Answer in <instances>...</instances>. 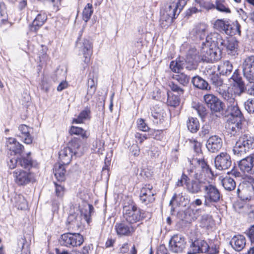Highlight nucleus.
<instances>
[{"label":"nucleus","instance_id":"f257e3e1","mask_svg":"<svg viewBox=\"0 0 254 254\" xmlns=\"http://www.w3.org/2000/svg\"><path fill=\"white\" fill-rule=\"evenodd\" d=\"M219 92V95L227 102V109L226 111L224 110V114L226 116H224L223 117L230 116L231 117L229 119L231 121H243L244 117L233 94L229 91H225L220 89Z\"/></svg>","mask_w":254,"mask_h":254},{"label":"nucleus","instance_id":"f03ea898","mask_svg":"<svg viewBox=\"0 0 254 254\" xmlns=\"http://www.w3.org/2000/svg\"><path fill=\"white\" fill-rule=\"evenodd\" d=\"M254 148V135L245 134L240 136L233 147V151L235 155H245Z\"/></svg>","mask_w":254,"mask_h":254},{"label":"nucleus","instance_id":"7ed1b4c3","mask_svg":"<svg viewBox=\"0 0 254 254\" xmlns=\"http://www.w3.org/2000/svg\"><path fill=\"white\" fill-rule=\"evenodd\" d=\"M124 217L129 224L142 221L146 218L145 211L132 202L123 207Z\"/></svg>","mask_w":254,"mask_h":254},{"label":"nucleus","instance_id":"20e7f679","mask_svg":"<svg viewBox=\"0 0 254 254\" xmlns=\"http://www.w3.org/2000/svg\"><path fill=\"white\" fill-rule=\"evenodd\" d=\"M214 29L221 33L232 36L241 33V25L238 23H231L230 21L224 19H218L213 24Z\"/></svg>","mask_w":254,"mask_h":254},{"label":"nucleus","instance_id":"39448f33","mask_svg":"<svg viewBox=\"0 0 254 254\" xmlns=\"http://www.w3.org/2000/svg\"><path fill=\"white\" fill-rule=\"evenodd\" d=\"M205 103L213 114L217 117H223L224 114V103L217 97L212 94H207L203 97Z\"/></svg>","mask_w":254,"mask_h":254},{"label":"nucleus","instance_id":"423d86ee","mask_svg":"<svg viewBox=\"0 0 254 254\" xmlns=\"http://www.w3.org/2000/svg\"><path fill=\"white\" fill-rule=\"evenodd\" d=\"M83 32V29L79 32V35L76 41V46L82 53L84 58V63L88 64L92 54V43L89 37L82 38Z\"/></svg>","mask_w":254,"mask_h":254},{"label":"nucleus","instance_id":"0eeeda50","mask_svg":"<svg viewBox=\"0 0 254 254\" xmlns=\"http://www.w3.org/2000/svg\"><path fill=\"white\" fill-rule=\"evenodd\" d=\"M237 193L242 200H251L254 196V179L250 177L243 181L238 186Z\"/></svg>","mask_w":254,"mask_h":254},{"label":"nucleus","instance_id":"6e6552de","mask_svg":"<svg viewBox=\"0 0 254 254\" xmlns=\"http://www.w3.org/2000/svg\"><path fill=\"white\" fill-rule=\"evenodd\" d=\"M204 205L210 207L212 203H217L221 197L220 191L216 187L208 182L204 190Z\"/></svg>","mask_w":254,"mask_h":254},{"label":"nucleus","instance_id":"1a4fd4ad","mask_svg":"<svg viewBox=\"0 0 254 254\" xmlns=\"http://www.w3.org/2000/svg\"><path fill=\"white\" fill-rule=\"evenodd\" d=\"M172 78L179 83L180 85H178L175 81H171L169 83V86L171 90L178 94L183 95L185 90L183 87H186L189 84L190 80V76L184 73H181L173 75Z\"/></svg>","mask_w":254,"mask_h":254},{"label":"nucleus","instance_id":"9d476101","mask_svg":"<svg viewBox=\"0 0 254 254\" xmlns=\"http://www.w3.org/2000/svg\"><path fill=\"white\" fill-rule=\"evenodd\" d=\"M59 242L61 246L72 248L81 245L84 239L79 233H66L61 235Z\"/></svg>","mask_w":254,"mask_h":254},{"label":"nucleus","instance_id":"9b49d317","mask_svg":"<svg viewBox=\"0 0 254 254\" xmlns=\"http://www.w3.org/2000/svg\"><path fill=\"white\" fill-rule=\"evenodd\" d=\"M220 50L206 46L204 42L202 43L200 50V57L201 60L206 63H213L220 59Z\"/></svg>","mask_w":254,"mask_h":254},{"label":"nucleus","instance_id":"f8f14e48","mask_svg":"<svg viewBox=\"0 0 254 254\" xmlns=\"http://www.w3.org/2000/svg\"><path fill=\"white\" fill-rule=\"evenodd\" d=\"M207 184L208 181L204 179L200 178L198 174L195 173L193 179L187 184L186 190L190 194H197L204 190Z\"/></svg>","mask_w":254,"mask_h":254},{"label":"nucleus","instance_id":"ddd939ff","mask_svg":"<svg viewBox=\"0 0 254 254\" xmlns=\"http://www.w3.org/2000/svg\"><path fill=\"white\" fill-rule=\"evenodd\" d=\"M187 244L186 238L182 234H175L171 238L169 246L170 250L174 253H182Z\"/></svg>","mask_w":254,"mask_h":254},{"label":"nucleus","instance_id":"4468645a","mask_svg":"<svg viewBox=\"0 0 254 254\" xmlns=\"http://www.w3.org/2000/svg\"><path fill=\"white\" fill-rule=\"evenodd\" d=\"M15 183L19 186H23L32 182L34 176L29 171L16 169L13 172Z\"/></svg>","mask_w":254,"mask_h":254},{"label":"nucleus","instance_id":"2eb2a0df","mask_svg":"<svg viewBox=\"0 0 254 254\" xmlns=\"http://www.w3.org/2000/svg\"><path fill=\"white\" fill-rule=\"evenodd\" d=\"M214 164L216 168L218 170H227L232 165L231 157L228 153L221 152L215 157Z\"/></svg>","mask_w":254,"mask_h":254},{"label":"nucleus","instance_id":"dca6fc26","mask_svg":"<svg viewBox=\"0 0 254 254\" xmlns=\"http://www.w3.org/2000/svg\"><path fill=\"white\" fill-rule=\"evenodd\" d=\"M155 192L153 190V187L150 185H145L140 190V201L145 205L152 203L155 201Z\"/></svg>","mask_w":254,"mask_h":254},{"label":"nucleus","instance_id":"f3484780","mask_svg":"<svg viewBox=\"0 0 254 254\" xmlns=\"http://www.w3.org/2000/svg\"><path fill=\"white\" fill-rule=\"evenodd\" d=\"M208 243L204 240L195 239L191 240L187 254L204 253L207 251Z\"/></svg>","mask_w":254,"mask_h":254},{"label":"nucleus","instance_id":"a211bd4d","mask_svg":"<svg viewBox=\"0 0 254 254\" xmlns=\"http://www.w3.org/2000/svg\"><path fill=\"white\" fill-rule=\"evenodd\" d=\"M244 77L249 81H254V56L248 57L243 64Z\"/></svg>","mask_w":254,"mask_h":254},{"label":"nucleus","instance_id":"6ab92c4d","mask_svg":"<svg viewBox=\"0 0 254 254\" xmlns=\"http://www.w3.org/2000/svg\"><path fill=\"white\" fill-rule=\"evenodd\" d=\"M223 42L220 51L226 50L229 55L234 57L238 54V42L234 38L223 39Z\"/></svg>","mask_w":254,"mask_h":254},{"label":"nucleus","instance_id":"aec40b11","mask_svg":"<svg viewBox=\"0 0 254 254\" xmlns=\"http://www.w3.org/2000/svg\"><path fill=\"white\" fill-rule=\"evenodd\" d=\"M240 170L244 173L254 175V153L251 154L238 162Z\"/></svg>","mask_w":254,"mask_h":254},{"label":"nucleus","instance_id":"412c9836","mask_svg":"<svg viewBox=\"0 0 254 254\" xmlns=\"http://www.w3.org/2000/svg\"><path fill=\"white\" fill-rule=\"evenodd\" d=\"M223 146V141L218 135H212L207 139L206 146L207 150L212 153L219 151Z\"/></svg>","mask_w":254,"mask_h":254},{"label":"nucleus","instance_id":"4be33fe9","mask_svg":"<svg viewBox=\"0 0 254 254\" xmlns=\"http://www.w3.org/2000/svg\"><path fill=\"white\" fill-rule=\"evenodd\" d=\"M81 140L77 137L73 138L67 144V147L73 154L75 158L82 156L84 153V148L82 147Z\"/></svg>","mask_w":254,"mask_h":254},{"label":"nucleus","instance_id":"5701e85b","mask_svg":"<svg viewBox=\"0 0 254 254\" xmlns=\"http://www.w3.org/2000/svg\"><path fill=\"white\" fill-rule=\"evenodd\" d=\"M223 39L222 36L217 32L210 33L205 38L204 43L206 46L216 48L220 50Z\"/></svg>","mask_w":254,"mask_h":254},{"label":"nucleus","instance_id":"b1692460","mask_svg":"<svg viewBox=\"0 0 254 254\" xmlns=\"http://www.w3.org/2000/svg\"><path fill=\"white\" fill-rule=\"evenodd\" d=\"M231 79L235 83V86L236 87L235 94L240 96L242 94L245 92L246 90V86L244 82L243 81L242 76L240 75L239 69L235 70L231 76Z\"/></svg>","mask_w":254,"mask_h":254},{"label":"nucleus","instance_id":"393cba45","mask_svg":"<svg viewBox=\"0 0 254 254\" xmlns=\"http://www.w3.org/2000/svg\"><path fill=\"white\" fill-rule=\"evenodd\" d=\"M115 229L118 236H129L134 232L135 228L125 222H122L116 224Z\"/></svg>","mask_w":254,"mask_h":254},{"label":"nucleus","instance_id":"a878e982","mask_svg":"<svg viewBox=\"0 0 254 254\" xmlns=\"http://www.w3.org/2000/svg\"><path fill=\"white\" fill-rule=\"evenodd\" d=\"M208 79L211 84L217 88L216 91L219 94V89L229 91L227 87L224 85L223 80L218 73L212 72L208 76Z\"/></svg>","mask_w":254,"mask_h":254},{"label":"nucleus","instance_id":"bb28decb","mask_svg":"<svg viewBox=\"0 0 254 254\" xmlns=\"http://www.w3.org/2000/svg\"><path fill=\"white\" fill-rule=\"evenodd\" d=\"M165 114L163 109L155 106L151 109L150 118L155 124H162L164 121Z\"/></svg>","mask_w":254,"mask_h":254},{"label":"nucleus","instance_id":"cd10ccee","mask_svg":"<svg viewBox=\"0 0 254 254\" xmlns=\"http://www.w3.org/2000/svg\"><path fill=\"white\" fill-rule=\"evenodd\" d=\"M30 156L31 152H29L26 154L24 153L18 157V165L21 167L27 169L29 171L34 166V162Z\"/></svg>","mask_w":254,"mask_h":254},{"label":"nucleus","instance_id":"c85d7f7f","mask_svg":"<svg viewBox=\"0 0 254 254\" xmlns=\"http://www.w3.org/2000/svg\"><path fill=\"white\" fill-rule=\"evenodd\" d=\"M47 19V16L45 13L40 12L39 13L30 25V31L36 32L43 26Z\"/></svg>","mask_w":254,"mask_h":254},{"label":"nucleus","instance_id":"c756f323","mask_svg":"<svg viewBox=\"0 0 254 254\" xmlns=\"http://www.w3.org/2000/svg\"><path fill=\"white\" fill-rule=\"evenodd\" d=\"M29 127L27 126L22 124L18 127L20 134L18 135L22 141L27 144L32 143L33 138L30 133Z\"/></svg>","mask_w":254,"mask_h":254},{"label":"nucleus","instance_id":"7c9ffc66","mask_svg":"<svg viewBox=\"0 0 254 254\" xmlns=\"http://www.w3.org/2000/svg\"><path fill=\"white\" fill-rule=\"evenodd\" d=\"M246 240L242 235L234 236L230 242L232 248L237 251H241L246 246Z\"/></svg>","mask_w":254,"mask_h":254},{"label":"nucleus","instance_id":"2f4dec72","mask_svg":"<svg viewBox=\"0 0 254 254\" xmlns=\"http://www.w3.org/2000/svg\"><path fill=\"white\" fill-rule=\"evenodd\" d=\"M191 82L195 88L202 90H209L211 89L208 82L199 75L193 76Z\"/></svg>","mask_w":254,"mask_h":254},{"label":"nucleus","instance_id":"473e14b6","mask_svg":"<svg viewBox=\"0 0 254 254\" xmlns=\"http://www.w3.org/2000/svg\"><path fill=\"white\" fill-rule=\"evenodd\" d=\"M197 58L196 54L188 53L184 64V67L189 70L195 69L198 64Z\"/></svg>","mask_w":254,"mask_h":254},{"label":"nucleus","instance_id":"72a5a7b5","mask_svg":"<svg viewBox=\"0 0 254 254\" xmlns=\"http://www.w3.org/2000/svg\"><path fill=\"white\" fill-rule=\"evenodd\" d=\"M9 145H7L8 149L12 152L14 155L19 156L24 153V147L23 145L18 142L15 139H10Z\"/></svg>","mask_w":254,"mask_h":254},{"label":"nucleus","instance_id":"f704fd0d","mask_svg":"<svg viewBox=\"0 0 254 254\" xmlns=\"http://www.w3.org/2000/svg\"><path fill=\"white\" fill-rule=\"evenodd\" d=\"M208 26L203 23L196 25L192 30V34L196 39L203 40L206 37V31Z\"/></svg>","mask_w":254,"mask_h":254},{"label":"nucleus","instance_id":"c9c22d12","mask_svg":"<svg viewBox=\"0 0 254 254\" xmlns=\"http://www.w3.org/2000/svg\"><path fill=\"white\" fill-rule=\"evenodd\" d=\"M242 121H231L228 123L227 130L231 136L239 135L242 127Z\"/></svg>","mask_w":254,"mask_h":254},{"label":"nucleus","instance_id":"e433bc0d","mask_svg":"<svg viewBox=\"0 0 254 254\" xmlns=\"http://www.w3.org/2000/svg\"><path fill=\"white\" fill-rule=\"evenodd\" d=\"M200 211L201 209L194 210L190 207H188L182 214L183 220L186 222L190 223L197 218L195 215L199 214Z\"/></svg>","mask_w":254,"mask_h":254},{"label":"nucleus","instance_id":"4c0bfd02","mask_svg":"<svg viewBox=\"0 0 254 254\" xmlns=\"http://www.w3.org/2000/svg\"><path fill=\"white\" fill-rule=\"evenodd\" d=\"M73 157V154L67 147H64L59 152V159L64 165L69 164Z\"/></svg>","mask_w":254,"mask_h":254},{"label":"nucleus","instance_id":"58836bf2","mask_svg":"<svg viewBox=\"0 0 254 254\" xmlns=\"http://www.w3.org/2000/svg\"><path fill=\"white\" fill-rule=\"evenodd\" d=\"M64 165L63 163L56 164L53 169L55 176L59 182H62L65 179L66 171Z\"/></svg>","mask_w":254,"mask_h":254},{"label":"nucleus","instance_id":"ea45409f","mask_svg":"<svg viewBox=\"0 0 254 254\" xmlns=\"http://www.w3.org/2000/svg\"><path fill=\"white\" fill-rule=\"evenodd\" d=\"M97 83V78L94 77L93 73L90 72L88 75V79L87 83L88 86L87 92V96H92L95 93L96 90Z\"/></svg>","mask_w":254,"mask_h":254},{"label":"nucleus","instance_id":"a19ab883","mask_svg":"<svg viewBox=\"0 0 254 254\" xmlns=\"http://www.w3.org/2000/svg\"><path fill=\"white\" fill-rule=\"evenodd\" d=\"M161 10L168 14L169 15L171 16L173 18L176 19L182 9L180 8L178 4L175 2H173L170 5L166 6L165 9Z\"/></svg>","mask_w":254,"mask_h":254},{"label":"nucleus","instance_id":"79ce46f5","mask_svg":"<svg viewBox=\"0 0 254 254\" xmlns=\"http://www.w3.org/2000/svg\"><path fill=\"white\" fill-rule=\"evenodd\" d=\"M174 201L180 206H186L189 203L190 200L182 192L179 194L175 193L170 201L169 205L172 206Z\"/></svg>","mask_w":254,"mask_h":254},{"label":"nucleus","instance_id":"37998d69","mask_svg":"<svg viewBox=\"0 0 254 254\" xmlns=\"http://www.w3.org/2000/svg\"><path fill=\"white\" fill-rule=\"evenodd\" d=\"M174 18L161 10L159 24L163 28H167L173 22Z\"/></svg>","mask_w":254,"mask_h":254},{"label":"nucleus","instance_id":"c03bdc74","mask_svg":"<svg viewBox=\"0 0 254 254\" xmlns=\"http://www.w3.org/2000/svg\"><path fill=\"white\" fill-rule=\"evenodd\" d=\"M233 69L232 64L228 61L221 63L218 66V70L220 74L228 75L231 73Z\"/></svg>","mask_w":254,"mask_h":254},{"label":"nucleus","instance_id":"a18cd8bd","mask_svg":"<svg viewBox=\"0 0 254 254\" xmlns=\"http://www.w3.org/2000/svg\"><path fill=\"white\" fill-rule=\"evenodd\" d=\"M187 125L188 129L191 133H196L199 128V122L196 118L189 117Z\"/></svg>","mask_w":254,"mask_h":254},{"label":"nucleus","instance_id":"49530a36","mask_svg":"<svg viewBox=\"0 0 254 254\" xmlns=\"http://www.w3.org/2000/svg\"><path fill=\"white\" fill-rule=\"evenodd\" d=\"M91 114V111L88 107H86L84 110L82 111L77 118L73 119L72 123L75 124H80L82 123L83 121L85 120L90 118V115Z\"/></svg>","mask_w":254,"mask_h":254},{"label":"nucleus","instance_id":"de8ad7c7","mask_svg":"<svg viewBox=\"0 0 254 254\" xmlns=\"http://www.w3.org/2000/svg\"><path fill=\"white\" fill-rule=\"evenodd\" d=\"M219 244L220 242L217 240L210 241L208 244L207 251L205 253L206 254H218Z\"/></svg>","mask_w":254,"mask_h":254},{"label":"nucleus","instance_id":"09e8293b","mask_svg":"<svg viewBox=\"0 0 254 254\" xmlns=\"http://www.w3.org/2000/svg\"><path fill=\"white\" fill-rule=\"evenodd\" d=\"M167 95L168 99L167 103L168 106L176 107L180 105L181 101L180 96L181 95L178 94V95H176L169 92H168Z\"/></svg>","mask_w":254,"mask_h":254},{"label":"nucleus","instance_id":"8fccbe9b","mask_svg":"<svg viewBox=\"0 0 254 254\" xmlns=\"http://www.w3.org/2000/svg\"><path fill=\"white\" fill-rule=\"evenodd\" d=\"M216 8L218 11L225 13H230L231 11L227 5L225 0H215L214 4Z\"/></svg>","mask_w":254,"mask_h":254},{"label":"nucleus","instance_id":"3c124183","mask_svg":"<svg viewBox=\"0 0 254 254\" xmlns=\"http://www.w3.org/2000/svg\"><path fill=\"white\" fill-rule=\"evenodd\" d=\"M222 183L224 189L228 191L234 190L236 188V182L233 178L226 177L222 180Z\"/></svg>","mask_w":254,"mask_h":254},{"label":"nucleus","instance_id":"603ef678","mask_svg":"<svg viewBox=\"0 0 254 254\" xmlns=\"http://www.w3.org/2000/svg\"><path fill=\"white\" fill-rule=\"evenodd\" d=\"M14 200L15 201V206L17 207L18 209L24 210L27 208V202L23 195H16L14 197Z\"/></svg>","mask_w":254,"mask_h":254},{"label":"nucleus","instance_id":"864d4df0","mask_svg":"<svg viewBox=\"0 0 254 254\" xmlns=\"http://www.w3.org/2000/svg\"><path fill=\"white\" fill-rule=\"evenodd\" d=\"M71 134L80 135L83 139H86L88 137V132L80 127L72 126L69 130Z\"/></svg>","mask_w":254,"mask_h":254},{"label":"nucleus","instance_id":"5fc2aeb1","mask_svg":"<svg viewBox=\"0 0 254 254\" xmlns=\"http://www.w3.org/2000/svg\"><path fill=\"white\" fill-rule=\"evenodd\" d=\"M192 108L196 111L198 116L201 119L205 118L207 115V110L205 106L201 103H195L192 106Z\"/></svg>","mask_w":254,"mask_h":254},{"label":"nucleus","instance_id":"6e6d98bb","mask_svg":"<svg viewBox=\"0 0 254 254\" xmlns=\"http://www.w3.org/2000/svg\"><path fill=\"white\" fill-rule=\"evenodd\" d=\"M93 12V9L92 4L89 3H87L84 7L82 12L83 19L85 22L88 21L90 19Z\"/></svg>","mask_w":254,"mask_h":254},{"label":"nucleus","instance_id":"4d7b16f0","mask_svg":"<svg viewBox=\"0 0 254 254\" xmlns=\"http://www.w3.org/2000/svg\"><path fill=\"white\" fill-rule=\"evenodd\" d=\"M184 63L181 61H173L170 64V68L171 70L176 73H179L184 67Z\"/></svg>","mask_w":254,"mask_h":254},{"label":"nucleus","instance_id":"13d9d810","mask_svg":"<svg viewBox=\"0 0 254 254\" xmlns=\"http://www.w3.org/2000/svg\"><path fill=\"white\" fill-rule=\"evenodd\" d=\"M193 160L196 161L199 167L201 168L202 171H203V172H206L207 174L211 173L213 175L212 171L211 168L209 167V165L207 164V162L205 161V160L203 158H196Z\"/></svg>","mask_w":254,"mask_h":254},{"label":"nucleus","instance_id":"bf43d9fd","mask_svg":"<svg viewBox=\"0 0 254 254\" xmlns=\"http://www.w3.org/2000/svg\"><path fill=\"white\" fill-rule=\"evenodd\" d=\"M8 15L5 11V5L3 2H0V26L7 23Z\"/></svg>","mask_w":254,"mask_h":254},{"label":"nucleus","instance_id":"052dcab7","mask_svg":"<svg viewBox=\"0 0 254 254\" xmlns=\"http://www.w3.org/2000/svg\"><path fill=\"white\" fill-rule=\"evenodd\" d=\"M249 205L247 204H245L244 205H239V208L240 209H242V210L240 211L239 212L247 213L249 220L250 221H254V208H251L249 211L247 212L246 210L249 208Z\"/></svg>","mask_w":254,"mask_h":254},{"label":"nucleus","instance_id":"680f3d73","mask_svg":"<svg viewBox=\"0 0 254 254\" xmlns=\"http://www.w3.org/2000/svg\"><path fill=\"white\" fill-rule=\"evenodd\" d=\"M77 214L76 213L70 214L67 219V223L68 225V229H73L75 226H78Z\"/></svg>","mask_w":254,"mask_h":254},{"label":"nucleus","instance_id":"e2e57ef3","mask_svg":"<svg viewBox=\"0 0 254 254\" xmlns=\"http://www.w3.org/2000/svg\"><path fill=\"white\" fill-rule=\"evenodd\" d=\"M148 135L155 139L161 140L163 137V130H155L150 129Z\"/></svg>","mask_w":254,"mask_h":254},{"label":"nucleus","instance_id":"0e129e2a","mask_svg":"<svg viewBox=\"0 0 254 254\" xmlns=\"http://www.w3.org/2000/svg\"><path fill=\"white\" fill-rule=\"evenodd\" d=\"M54 184L55 186L56 195L59 198H62L65 192L64 187L61 184H59L56 182H54Z\"/></svg>","mask_w":254,"mask_h":254},{"label":"nucleus","instance_id":"69168bd1","mask_svg":"<svg viewBox=\"0 0 254 254\" xmlns=\"http://www.w3.org/2000/svg\"><path fill=\"white\" fill-rule=\"evenodd\" d=\"M245 108L250 114H254V98H250L245 102Z\"/></svg>","mask_w":254,"mask_h":254},{"label":"nucleus","instance_id":"338daca9","mask_svg":"<svg viewBox=\"0 0 254 254\" xmlns=\"http://www.w3.org/2000/svg\"><path fill=\"white\" fill-rule=\"evenodd\" d=\"M211 127L208 125H205L202 126L201 130L199 133V135L202 138H206L209 134Z\"/></svg>","mask_w":254,"mask_h":254},{"label":"nucleus","instance_id":"774afa93","mask_svg":"<svg viewBox=\"0 0 254 254\" xmlns=\"http://www.w3.org/2000/svg\"><path fill=\"white\" fill-rule=\"evenodd\" d=\"M137 127L138 129L143 131H149L150 128L148 127L147 125L145 123L144 121L140 119L137 121Z\"/></svg>","mask_w":254,"mask_h":254}]
</instances>
